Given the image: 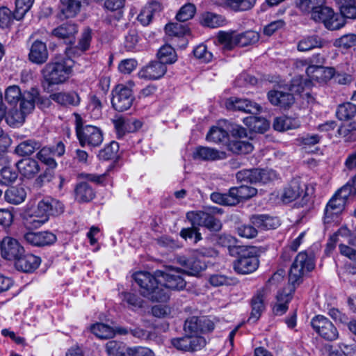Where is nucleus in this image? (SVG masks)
I'll return each mask as SVG.
<instances>
[{"label":"nucleus","mask_w":356,"mask_h":356,"mask_svg":"<svg viewBox=\"0 0 356 356\" xmlns=\"http://www.w3.org/2000/svg\"><path fill=\"white\" fill-rule=\"evenodd\" d=\"M178 268H170L165 272L157 270L154 275L148 272H138L134 279L140 288L141 294L157 302H166L170 298V290H181L186 281Z\"/></svg>","instance_id":"obj_1"},{"label":"nucleus","mask_w":356,"mask_h":356,"mask_svg":"<svg viewBox=\"0 0 356 356\" xmlns=\"http://www.w3.org/2000/svg\"><path fill=\"white\" fill-rule=\"evenodd\" d=\"M333 67H325L320 65H309L306 69L308 79L298 77L292 80L290 90L292 92L301 93L306 88H309L312 82H326L334 75Z\"/></svg>","instance_id":"obj_2"},{"label":"nucleus","mask_w":356,"mask_h":356,"mask_svg":"<svg viewBox=\"0 0 356 356\" xmlns=\"http://www.w3.org/2000/svg\"><path fill=\"white\" fill-rule=\"evenodd\" d=\"M75 129L80 145L89 149L99 147L104 140L102 130L97 126L83 124L80 115L74 113Z\"/></svg>","instance_id":"obj_3"},{"label":"nucleus","mask_w":356,"mask_h":356,"mask_svg":"<svg viewBox=\"0 0 356 356\" xmlns=\"http://www.w3.org/2000/svg\"><path fill=\"white\" fill-rule=\"evenodd\" d=\"M38 98V91L35 88H31L29 92L26 93L24 101L21 102L19 110L13 108L8 111H6V123L13 127L22 126L25 121L26 115L33 111L35 104Z\"/></svg>","instance_id":"obj_4"},{"label":"nucleus","mask_w":356,"mask_h":356,"mask_svg":"<svg viewBox=\"0 0 356 356\" xmlns=\"http://www.w3.org/2000/svg\"><path fill=\"white\" fill-rule=\"evenodd\" d=\"M74 62L70 58H56L48 63L43 70L45 80L51 85L65 82L72 73Z\"/></svg>","instance_id":"obj_5"},{"label":"nucleus","mask_w":356,"mask_h":356,"mask_svg":"<svg viewBox=\"0 0 356 356\" xmlns=\"http://www.w3.org/2000/svg\"><path fill=\"white\" fill-rule=\"evenodd\" d=\"M217 40L223 49L231 50L236 46L246 47L257 43L259 40V34L254 31H248L241 33L220 31L218 33Z\"/></svg>","instance_id":"obj_6"},{"label":"nucleus","mask_w":356,"mask_h":356,"mask_svg":"<svg viewBox=\"0 0 356 356\" xmlns=\"http://www.w3.org/2000/svg\"><path fill=\"white\" fill-rule=\"evenodd\" d=\"M314 267V256L312 252H299L290 268L289 282L292 284H299L304 275L312 271Z\"/></svg>","instance_id":"obj_7"},{"label":"nucleus","mask_w":356,"mask_h":356,"mask_svg":"<svg viewBox=\"0 0 356 356\" xmlns=\"http://www.w3.org/2000/svg\"><path fill=\"white\" fill-rule=\"evenodd\" d=\"M312 18L316 22H321L330 30H337L343 26V19L327 6H316L312 13Z\"/></svg>","instance_id":"obj_8"},{"label":"nucleus","mask_w":356,"mask_h":356,"mask_svg":"<svg viewBox=\"0 0 356 356\" xmlns=\"http://www.w3.org/2000/svg\"><path fill=\"white\" fill-rule=\"evenodd\" d=\"M259 259L254 247L243 250L234 264V270L241 274H249L257 269Z\"/></svg>","instance_id":"obj_9"},{"label":"nucleus","mask_w":356,"mask_h":356,"mask_svg":"<svg viewBox=\"0 0 356 356\" xmlns=\"http://www.w3.org/2000/svg\"><path fill=\"white\" fill-rule=\"evenodd\" d=\"M134 101L131 88L127 86L119 84L113 90L111 104L113 107L119 112L129 109Z\"/></svg>","instance_id":"obj_10"},{"label":"nucleus","mask_w":356,"mask_h":356,"mask_svg":"<svg viewBox=\"0 0 356 356\" xmlns=\"http://www.w3.org/2000/svg\"><path fill=\"white\" fill-rule=\"evenodd\" d=\"M313 329L323 339L328 341L336 340L339 333L333 323L322 315L314 316L311 321Z\"/></svg>","instance_id":"obj_11"},{"label":"nucleus","mask_w":356,"mask_h":356,"mask_svg":"<svg viewBox=\"0 0 356 356\" xmlns=\"http://www.w3.org/2000/svg\"><path fill=\"white\" fill-rule=\"evenodd\" d=\"M204 254L205 253L197 250L189 258L180 257L178 261L184 268L185 273L197 276L207 268L206 263L202 259Z\"/></svg>","instance_id":"obj_12"},{"label":"nucleus","mask_w":356,"mask_h":356,"mask_svg":"<svg viewBox=\"0 0 356 356\" xmlns=\"http://www.w3.org/2000/svg\"><path fill=\"white\" fill-rule=\"evenodd\" d=\"M214 329L213 321L205 317L192 316L185 321L184 330L186 334H202Z\"/></svg>","instance_id":"obj_13"},{"label":"nucleus","mask_w":356,"mask_h":356,"mask_svg":"<svg viewBox=\"0 0 356 356\" xmlns=\"http://www.w3.org/2000/svg\"><path fill=\"white\" fill-rule=\"evenodd\" d=\"M305 191V184L300 185L298 181H293L289 186L284 189L282 200L284 203H290L300 198L298 207H303L309 200Z\"/></svg>","instance_id":"obj_14"},{"label":"nucleus","mask_w":356,"mask_h":356,"mask_svg":"<svg viewBox=\"0 0 356 356\" xmlns=\"http://www.w3.org/2000/svg\"><path fill=\"white\" fill-rule=\"evenodd\" d=\"M24 253V249L17 240L6 236L1 241V254L8 261L15 262Z\"/></svg>","instance_id":"obj_15"},{"label":"nucleus","mask_w":356,"mask_h":356,"mask_svg":"<svg viewBox=\"0 0 356 356\" xmlns=\"http://www.w3.org/2000/svg\"><path fill=\"white\" fill-rule=\"evenodd\" d=\"M22 218L25 225L31 229L39 228L49 220V217L43 215L37 205L28 204Z\"/></svg>","instance_id":"obj_16"},{"label":"nucleus","mask_w":356,"mask_h":356,"mask_svg":"<svg viewBox=\"0 0 356 356\" xmlns=\"http://www.w3.org/2000/svg\"><path fill=\"white\" fill-rule=\"evenodd\" d=\"M24 238L27 243L35 247L51 245L57 240L56 236L49 231L29 232L24 235Z\"/></svg>","instance_id":"obj_17"},{"label":"nucleus","mask_w":356,"mask_h":356,"mask_svg":"<svg viewBox=\"0 0 356 356\" xmlns=\"http://www.w3.org/2000/svg\"><path fill=\"white\" fill-rule=\"evenodd\" d=\"M295 285L289 282L286 286L278 291L276 295V302L273 306L275 314L280 316L287 311L289 303L291 300L295 291Z\"/></svg>","instance_id":"obj_18"},{"label":"nucleus","mask_w":356,"mask_h":356,"mask_svg":"<svg viewBox=\"0 0 356 356\" xmlns=\"http://www.w3.org/2000/svg\"><path fill=\"white\" fill-rule=\"evenodd\" d=\"M167 67L163 63L154 60L143 67L138 72L140 79L158 80L166 73Z\"/></svg>","instance_id":"obj_19"},{"label":"nucleus","mask_w":356,"mask_h":356,"mask_svg":"<svg viewBox=\"0 0 356 356\" xmlns=\"http://www.w3.org/2000/svg\"><path fill=\"white\" fill-rule=\"evenodd\" d=\"M19 174L25 179H31L35 177L40 170L38 162L32 158H24L16 163Z\"/></svg>","instance_id":"obj_20"},{"label":"nucleus","mask_w":356,"mask_h":356,"mask_svg":"<svg viewBox=\"0 0 356 356\" xmlns=\"http://www.w3.org/2000/svg\"><path fill=\"white\" fill-rule=\"evenodd\" d=\"M226 106L229 109L238 110L252 114L258 113L261 109L258 104L247 99L230 98L227 100Z\"/></svg>","instance_id":"obj_21"},{"label":"nucleus","mask_w":356,"mask_h":356,"mask_svg":"<svg viewBox=\"0 0 356 356\" xmlns=\"http://www.w3.org/2000/svg\"><path fill=\"white\" fill-rule=\"evenodd\" d=\"M41 263V259L32 254L24 253L15 262V266L18 270L25 273L33 272L37 269Z\"/></svg>","instance_id":"obj_22"},{"label":"nucleus","mask_w":356,"mask_h":356,"mask_svg":"<svg viewBox=\"0 0 356 356\" xmlns=\"http://www.w3.org/2000/svg\"><path fill=\"white\" fill-rule=\"evenodd\" d=\"M51 99L64 107L77 106L81 98L74 91L55 92L50 95Z\"/></svg>","instance_id":"obj_23"},{"label":"nucleus","mask_w":356,"mask_h":356,"mask_svg":"<svg viewBox=\"0 0 356 356\" xmlns=\"http://www.w3.org/2000/svg\"><path fill=\"white\" fill-rule=\"evenodd\" d=\"M43 215L50 216L58 215L63 211V204L55 199L46 197L38 202L36 204Z\"/></svg>","instance_id":"obj_24"},{"label":"nucleus","mask_w":356,"mask_h":356,"mask_svg":"<svg viewBox=\"0 0 356 356\" xmlns=\"http://www.w3.org/2000/svg\"><path fill=\"white\" fill-rule=\"evenodd\" d=\"M250 222L254 226L261 230L276 229L280 225L278 218L266 214L254 215L250 218Z\"/></svg>","instance_id":"obj_25"},{"label":"nucleus","mask_w":356,"mask_h":356,"mask_svg":"<svg viewBox=\"0 0 356 356\" xmlns=\"http://www.w3.org/2000/svg\"><path fill=\"white\" fill-rule=\"evenodd\" d=\"M193 157L203 161H216L226 159L227 154L225 152L215 148L200 146L194 152Z\"/></svg>","instance_id":"obj_26"},{"label":"nucleus","mask_w":356,"mask_h":356,"mask_svg":"<svg viewBox=\"0 0 356 356\" xmlns=\"http://www.w3.org/2000/svg\"><path fill=\"white\" fill-rule=\"evenodd\" d=\"M267 295L266 289H261L252 297L251 301L252 312L249 321H256L265 309L264 300Z\"/></svg>","instance_id":"obj_27"},{"label":"nucleus","mask_w":356,"mask_h":356,"mask_svg":"<svg viewBox=\"0 0 356 356\" xmlns=\"http://www.w3.org/2000/svg\"><path fill=\"white\" fill-rule=\"evenodd\" d=\"M268 98L273 105L281 108H289L294 102V97L290 92L271 90L268 93Z\"/></svg>","instance_id":"obj_28"},{"label":"nucleus","mask_w":356,"mask_h":356,"mask_svg":"<svg viewBox=\"0 0 356 356\" xmlns=\"http://www.w3.org/2000/svg\"><path fill=\"white\" fill-rule=\"evenodd\" d=\"M29 56L30 60L34 63H45L48 58V51L45 43L38 40L35 41L31 47Z\"/></svg>","instance_id":"obj_29"},{"label":"nucleus","mask_w":356,"mask_h":356,"mask_svg":"<svg viewBox=\"0 0 356 356\" xmlns=\"http://www.w3.org/2000/svg\"><path fill=\"white\" fill-rule=\"evenodd\" d=\"M200 23L204 26L215 29L225 26L227 20L222 15L211 12H206L202 14Z\"/></svg>","instance_id":"obj_30"},{"label":"nucleus","mask_w":356,"mask_h":356,"mask_svg":"<svg viewBox=\"0 0 356 356\" xmlns=\"http://www.w3.org/2000/svg\"><path fill=\"white\" fill-rule=\"evenodd\" d=\"M324 40L316 35L304 37L298 44V50L307 51L315 48H321L324 46Z\"/></svg>","instance_id":"obj_31"},{"label":"nucleus","mask_w":356,"mask_h":356,"mask_svg":"<svg viewBox=\"0 0 356 356\" xmlns=\"http://www.w3.org/2000/svg\"><path fill=\"white\" fill-rule=\"evenodd\" d=\"M300 125V122L298 119L287 116L277 117L273 122V127L278 131L297 129Z\"/></svg>","instance_id":"obj_32"},{"label":"nucleus","mask_w":356,"mask_h":356,"mask_svg":"<svg viewBox=\"0 0 356 356\" xmlns=\"http://www.w3.org/2000/svg\"><path fill=\"white\" fill-rule=\"evenodd\" d=\"M256 193V188L245 185L230 188L231 196L232 199H234L236 201V204L239 203L241 201L253 197Z\"/></svg>","instance_id":"obj_33"},{"label":"nucleus","mask_w":356,"mask_h":356,"mask_svg":"<svg viewBox=\"0 0 356 356\" xmlns=\"http://www.w3.org/2000/svg\"><path fill=\"white\" fill-rule=\"evenodd\" d=\"M26 197L25 190L21 187H11L4 194L5 200L10 204L17 205L24 202Z\"/></svg>","instance_id":"obj_34"},{"label":"nucleus","mask_w":356,"mask_h":356,"mask_svg":"<svg viewBox=\"0 0 356 356\" xmlns=\"http://www.w3.org/2000/svg\"><path fill=\"white\" fill-rule=\"evenodd\" d=\"M30 90L25 91L23 93L18 86H10L5 90L4 97L6 102L10 105H16L19 102H23L24 97L26 92Z\"/></svg>","instance_id":"obj_35"},{"label":"nucleus","mask_w":356,"mask_h":356,"mask_svg":"<svg viewBox=\"0 0 356 356\" xmlns=\"http://www.w3.org/2000/svg\"><path fill=\"white\" fill-rule=\"evenodd\" d=\"M95 197L92 188L86 182L79 184L75 188V199L79 202H88Z\"/></svg>","instance_id":"obj_36"},{"label":"nucleus","mask_w":356,"mask_h":356,"mask_svg":"<svg viewBox=\"0 0 356 356\" xmlns=\"http://www.w3.org/2000/svg\"><path fill=\"white\" fill-rule=\"evenodd\" d=\"M334 1L345 17L356 19L355 0H334Z\"/></svg>","instance_id":"obj_37"},{"label":"nucleus","mask_w":356,"mask_h":356,"mask_svg":"<svg viewBox=\"0 0 356 356\" xmlns=\"http://www.w3.org/2000/svg\"><path fill=\"white\" fill-rule=\"evenodd\" d=\"M245 123L252 131L263 133L269 127L268 122L263 118L250 116L245 120Z\"/></svg>","instance_id":"obj_38"},{"label":"nucleus","mask_w":356,"mask_h":356,"mask_svg":"<svg viewBox=\"0 0 356 356\" xmlns=\"http://www.w3.org/2000/svg\"><path fill=\"white\" fill-rule=\"evenodd\" d=\"M346 202L335 194L328 202L325 209L327 217L331 218L334 215L339 213L344 207Z\"/></svg>","instance_id":"obj_39"},{"label":"nucleus","mask_w":356,"mask_h":356,"mask_svg":"<svg viewBox=\"0 0 356 356\" xmlns=\"http://www.w3.org/2000/svg\"><path fill=\"white\" fill-rule=\"evenodd\" d=\"M61 12L65 17H73L79 12L81 8L80 0H60Z\"/></svg>","instance_id":"obj_40"},{"label":"nucleus","mask_w":356,"mask_h":356,"mask_svg":"<svg viewBox=\"0 0 356 356\" xmlns=\"http://www.w3.org/2000/svg\"><path fill=\"white\" fill-rule=\"evenodd\" d=\"M39 143L34 140H27L20 143L15 148V152L19 156H24L32 154L40 148Z\"/></svg>","instance_id":"obj_41"},{"label":"nucleus","mask_w":356,"mask_h":356,"mask_svg":"<svg viewBox=\"0 0 356 356\" xmlns=\"http://www.w3.org/2000/svg\"><path fill=\"white\" fill-rule=\"evenodd\" d=\"M165 33L170 37L181 38L189 33V29L186 24L179 22L169 23L165 27Z\"/></svg>","instance_id":"obj_42"},{"label":"nucleus","mask_w":356,"mask_h":356,"mask_svg":"<svg viewBox=\"0 0 356 356\" xmlns=\"http://www.w3.org/2000/svg\"><path fill=\"white\" fill-rule=\"evenodd\" d=\"M158 61L165 65L174 63L177 60V56L174 49L170 45L161 47L157 54Z\"/></svg>","instance_id":"obj_43"},{"label":"nucleus","mask_w":356,"mask_h":356,"mask_svg":"<svg viewBox=\"0 0 356 356\" xmlns=\"http://www.w3.org/2000/svg\"><path fill=\"white\" fill-rule=\"evenodd\" d=\"M228 148L234 154H248L253 150V146L250 143L241 140L230 141Z\"/></svg>","instance_id":"obj_44"},{"label":"nucleus","mask_w":356,"mask_h":356,"mask_svg":"<svg viewBox=\"0 0 356 356\" xmlns=\"http://www.w3.org/2000/svg\"><path fill=\"white\" fill-rule=\"evenodd\" d=\"M356 114V105L346 102L339 105L337 110V116L340 120H347Z\"/></svg>","instance_id":"obj_45"},{"label":"nucleus","mask_w":356,"mask_h":356,"mask_svg":"<svg viewBox=\"0 0 356 356\" xmlns=\"http://www.w3.org/2000/svg\"><path fill=\"white\" fill-rule=\"evenodd\" d=\"M224 3L234 11H245L251 9L256 0H222Z\"/></svg>","instance_id":"obj_46"},{"label":"nucleus","mask_w":356,"mask_h":356,"mask_svg":"<svg viewBox=\"0 0 356 356\" xmlns=\"http://www.w3.org/2000/svg\"><path fill=\"white\" fill-rule=\"evenodd\" d=\"M37 158L42 163L47 165L50 168H56L57 163L54 159V155L52 154L51 148L50 147H42L38 153Z\"/></svg>","instance_id":"obj_47"},{"label":"nucleus","mask_w":356,"mask_h":356,"mask_svg":"<svg viewBox=\"0 0 356 356\" xmlns=\"http://www.w3.org/2000/svg\"><path fill=\"white\" fill-rule=\"evenodd\" d=\"M227 130L215 126L211 128L207 134L206 139L209 142L218 143L227 140Z\"/></svg>","instance_id":"obj_48"},{"label":"nucleus","mask_w":356,"mask_h":356,"mask_svg":"<svg viewBox=\"0 0 356 356\" xmlns=\"http://www.w3.org/2000/svg\"><path fill=\"white\" fill-rule=\"evenodd\" d=\"M296 7L303 13H312L316 6L325 3V0H294Z\"/></svg>","instance_id":"obj_49"},{"label":"nucleus","mask_w":356,"mask_h":356,"mask_svg":"<svg viewBox=\"0 0 356 356\" xmlns=\"http://www.w3.org/2000/svg\"><path fill=\"white\" fill-rule=\"evenodd\" d=\"M356 120L349 123L343 124L338 129V134L340 136L346 138V140H356Z\"/></svg>","instance_id":"obj_50"},{"label":"nucleus","mask_w":356,"mask_h":356,"mask_svg":"<svg viewBox=\"0 0 356 356\" xmlns=\"http://www.w3.org/2000/svg\"><path fill=\"white\" fill-rule=\"evenodd\" d=\"M92 332L99 339H108L114 336L113 327L104 323H97L91 327Z\"/></svg>","instance_id":"obj_51"},{"label":"nucleus","mask_w":356,"mask_h":356,"mask_svg":"<svg viewBox=\"0 0 356 356\" xmlns=\"http://www.w3.org/2000/svg\"><path fill=\"white\" fill-rule=\"evenodd\" d=\"M34 0H16L15 10L14 12L15 19L20 20L32 7Z\"/></svg>","instance_id":"obj_52"},{"label":"nucleus","mask_w":356,"mask_h":356,"mask_svg":"<svg viewBox=\"0 0 356 356\" xmlns=\"http://www.w3.org/2000/svg\"><path fill=\"white\" fill-rule=\"evenodd\" d=\"M196 12V8L194 4L188 3L181 7L176 15L177 21L184 22L193 17Z\"/></svg>","instance_id":"obj_53"},{"label":"nucleus","mask_w":356,"mask_h":356,"mask_svg":"<svg viewBox=\"0 0 356 356\" xmlns=\"http://www.w3.org/2000/svg\"><path fill=\"white\" fill-rule=\"evenodd\" d=\"M77 32V28L74 24H63L54 29L52 33L58 38H68Z\"/></svg>","instance_id":"obj_54"},{"label":"nucleus","mask_w":356,"mask_h":356,"mask_svg":"<svg viewBox=\"0 0 356 356\" xmlns=\"http://www.w3.org/2000/svg\"><path fill=\"white\" fill-rule=\"evenodd\" d=\"M106 350L108 356H125L126 347L123 343L110 341L106 344Z\"/></svg>","instance_id":"obj_55"},{"label":"nucleus","mask_w":356,"mask_h":356,"mask_svg":"<svg viewBox=\"0 0 356 356\" xmlns=\"http://www.w3.org/2000/svg\"><path fill=\"white\" fill-rule=\"evenodd\" d=\"M355 45H356V35L353 33L343 35L334 42V47L343 49H349Z\"/></svg>","instance_id":"obj_56"},{"label":"nucleus","mask_w":356,"mask_h":356,"mask_svg":"<svg viewBox=\"0 0 356 356\" xmlns=\"http://www.w3.org/2000/svg\"><path fill=\"white\" fill-rule=\"evenodd\" d=\"M17 173L9 167H5L0 170V184L8 186L17 179Z\"/></svg>","instance_id":"obj_57"},{"label":"nucleus","mask_w":356,"mask_h":356,"mask_svg":"<svg viewBox=\"0 0 356 356\" xmlns=\"http://www.w3.org/2000/svg\"><path fill=\"white\" fill-rule=\"evenodd\" d=\"M88 111L91 118L98 119L102 115V105L101 101L95 95L92 96L88 105Z\"/></svg>","instance_id":"obj_58"},{"label":"nucleus","mask_w":356,"mask_h":356,"mask_svg":"<svg viewBox=\"0 0 356 356\" xmlns=\"http://www.w3.org/2000/svg\"><path fill=\"white\" fill-rule=\"evenodd\" d=\"M211 199L213 202L227 206L236 205V202L234 199H232L230 191L228 193H213L211 195Z\"/></svg>","instance_id":"obj_59"},{"label":"nucleus","mask_w":356,"mask_h":356,"mask_svg":"<svg viewBox=\"0 0 356 356\" xmlns=\"http://www.w3.org/2000/svg\"><path fill=\"white\" fill-rule=\"evenodd\" d=\"M258 175H256L257 183L266 184L277 178V173L272 169H256Z\"/></svg>","instance_id":"obj_60"},{"label":"nucleus","mask_w":356,"mask_h":356,"mask_svg":"<svg viewBox=\"0 0 356 356\" xmlns=\"http://www.w3.org/2000/svg\"><path fill=\"white\" fill-rule=\"evenodd\" d=\"M118 150V144L116 142H111L108 145L102 149L98 156L104 160H109L114 158Z\"/></svg>","instance_id":"obj_61"},{"label":"nucleus","mask_w":356,"mask_h":356,"mask_svg":"<svg viewBox=\"0 0 356 356\" xmlns=\"http://www.w3.org/2000/svg\"><path fill=\"white\" fill-rule=\"evenodd\" d=\"M194 56L203 62H210L213 58V54L209 51L205 44H200L193 50Z\"/></svg>","instance_id":"obj_62"},{"label":"nucleus","mask_w":356,"mask_h":356,"mask_svg":"<svg viewBox=\"0 0 356 356\" xmlns=\"http://www.w3.org/2000/svg\"><path fill=\"white\" fill-rule=\"evenodd\" d=\"M207 213L204 211H191L186 214V218L194 228L202 226Z\"/></svg>","instance_id":"obj_63"},{"label":"nucleus","mask_w":356,"mask_h":356,"mask_svg":"<svg viewBox=\"0 0 356 356\" xmlns=\"http://www.w3.org/2000/svg\"><path fill=\"white\" fill-rule=\"evenodd\" d=\"M209 283L213 286H220L223 285H231L234 280L222 274H213L209 278Z\"/></svg>","instance_id":"obj_64"}]
</instances>
